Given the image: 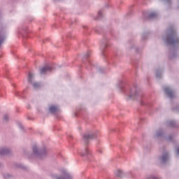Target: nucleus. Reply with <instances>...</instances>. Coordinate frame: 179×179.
Returning <instances> with one entry per match:
<instances>
[{"label":"nucleus","instance_id":"nucleus-10","mask_svg":"<svg viewBox=\"0 0 179 179\" xmlns=\"http://www.w3.org/2000/svg\"><path fill=\"white\" fill-rule=\"evenodd\" d=\"M34 153H37V146L33 147Z\"/></svg>","mask_w":179,"mask_h":179},{"label":"nucleus","instance_id":"nucleus-6","mask_svg":"<svg viewBox=\"0 0 179 179\" xmlns=\"http://www.w3.org/2000/svg\"><path fill=\"white\" fill-rule=\"evenodd\" d=\"M116 176H117V177H122V176H123L122 171H121V170H117V171H116Z\"/></svg>","mask_w":179,"mask_h":179},{"label":"nucleus","instance_id":"nucleus-13","mask_svg":"<svg viewBox=\"0 0 179 179\" xmlns=\"http://www.w3.org/2000/svg\"><path fill=\"white\" fill-rule=\"evenodd\" d=\"M86 154H83V156H86L89 153V150H85Z\"/></svg>","mask_w":179,"mask_h":179},{"label":"nucleus","instance_id":"nucleus-15","mask_svg":"<svg viewBox=\"0 0 179 179\" xmlns=\"http://www.w3.org/2000/svg\"><path fill=\"white\" fill-rule=\"evenodd\" d=\"M4 120L6 121V120H8V116H4Z\"/></svg>","mask_w":179,"mask_h":179},{"label":"nucleus","instance_id":"nucleus-8","mask_svg":"<svg viewBox=\"0 0 179 179\" xmlns=\"http://www.w3.org/2000/svg\"><path fill=\"white\" fill-rule=\"evenodd\" d=\"M31 79H33V74L31 73H29V78H28L29 82H31Z\"/></svg>","mask_w":179,"mask_h":179},{"label":"nucleus","instance_id":"nucleus-5","mask_svg":"<svg viewBox=\"0 0 179 179\" xmlns=\"http://www.w3.org/2000/svg\"><path fill=\"white\" fill-rule=\"evenodd\" d=\"M83 139L85 142H87V141H89V139H93V135L85 134L83 137Z\"/></svg>","mask_w":179,"mask_h":179},{"label":"nucleus","instance_id":"nucleus-17","mask_svg":"<svg viewBox=\"0 0 179 179\" xmlns=\"http://www.w3.org/2000/svg\"><path fill=\"white\" fill-rule=\"evenodd\" d=\"M166 1H169V0H166Z\"/></svg>","mask_w":179,"mask_h":179},{"label":"nucleus","instance_id":"nucleus-11","mask_svg":"<svg viewBox=\"0 0 179 179\" xmlns=\"http://www.w3.org/2000/svg\"><path fill=\"white\" fill-rule=\"evenodd\" d=\"M156 17V13H152L150 15V17Z\"/></svg>","mask_w":179,"mask_h":179},{"label":"nucleus","instance_id":"nucleus-3","mask_svg":"<svg viewBox=\"0 0 179 179\" xmlns=\"http://www.w3.org/2000/svg\"><path fill=\"white\" fill-rule=\"evenodd\" d=\"M164 92L169 97H173V92L171 91V90H170L169 87H165Z\"/></svg>","mask_w":179,"mask_h":179},{"label":"nucleus","instance_id":"nucleus-16","mask_svg":"<svg viewBox=\"0 0 179 179\" xmlns=\"http://www.w3.org/2000/svg\"><path fill=\"white\" fill-rule=\"evenodd\" d=\"M177 153L179 155V148L177 149Z\"/></svg>","mask_w":179,"mask_h":179},{"label":"nucleus","instance_id":"nucleus-4","mask_svg":"<svg viewBox=\"0 0 179 179\" xmlns=\"http://www.w3.org/2000/svg\"><path fill=\"white\" fill-rule=\"evenodd\" d=\"M50 113L54 114V113H57V111H58V107H57L55 106H51L50 107Z\"/></svg>","mask_w":179,"mask_h":179},{"label":"nucleus","instance_id":"nucleus-2","mask_svg":"<svg viewBox=\"0 0 179 179\" xmlns=\"http://www.w3.org/2000/svg\"><path fill=\"white\" fill-rule=\"evenodd\" d=\"M169 44H176V43H178V39H176V36H171L170 38H168Z\"/></svg>","mask_w":179,"mask_h":179},{"label":"nucleus","instance_id":"nucleus-12","mask_svg":"<svg viewBox=\"0 0 179 179\" xmlns=\"http://www.w3.org/2000/svg\"><path fill=\"white\" fill-rule=\"evenodd\" d=\"M39 86L38 83H36L34 84V87H38Z\"/></svg>","mask_w":179,"mask_h":179},{"label":"nucleus","instance_id":"nucleus-1","mask_svg":"<svg viewBox=\"0 0 179 179\" xmlns=\"http://www.w3.org/2000/svg\"><path fill=\"white\" fill-rule=\"evenodd\" d=\"M50 71H52V68L50 66H46L41 69V75H44V73H47Z\"/></svg>","mask_w":179,"mask_h":179},{"label":"nucleus","instance_id":"nucleus-7","mask_svg":"<svg viewBox=\"0 0 179 179\" xmlns=\"http://www.w3.org/2000/svg\"><path fill=\"white\" fill-rule=\"evenodd\" d=\"M167 159H169V155L166 154L162 157V162H166V160H167Z\"/></svg>","mask_w":179,"mask_h":179},{"label":"nucleus","instance_id":"nucleus-14","mask_svg":"<svg viewBox=\"0 0 179 179\" xmlns=\"http://www.w3.org/2000/svg\"><path fill=\"white\" fill-rule=\"evenodd\" d=\"M3 41V38L0 36V44Z\"/></svg>","mask_w":179,"mask_h":179},{"label":"nucleus","instance_id":"nucleus-9","mask_svg":"<svg viewBox=\"0 0 179 179\" xmlns=\"http://www.w3.org/2000/svg\"><path fill=\"white\" fill-rule=\"evenodd\" d=\"M6 153H8V150H2L0 151V155H6Z\"/></svg>","mask_w":179,"mask_h":179}]
</instances>
